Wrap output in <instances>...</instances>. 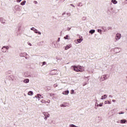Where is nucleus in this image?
Here are the masks:
<instances>
[{"label":"nucleus","mask_w":127,"mask_h":127,"mask_svg":"<svg viewBox=\"0 0 127 127\" xmlns=\"http://www.w3.org/2000/svg\"><path fill=\"white\" fill-rule=\"evenodd\" d=\"M86 78H88V77H87Z\"/></svg>","instance_id":"obj_59"},{"label":"nucleus","mask_w":127,"mask_h":127,"mask_svg":"<svg viewBox=\"0 0 127 127\" xmlns=\"http://www.w3.org/2000/svg\"><path fill=\"white\" fill-rule=\"evenodd\" d=\"M73 93H74V90H71V94H73Z\"/></svg>","instance_id":"obj_40"},{"label":"nucleus","mask_w":127,"mask_h":127,"mask_svg":"<svg viewBox=\"0 0 127 127\" xmlns=\"http://www.w3.org/2000/svg\"><path fill=\"white\" fill-rule=\"evenodd\" d=\"M70 29H71V28H69V27L67 28L68 31H69Z\"/></svg>","instance_id":"obj_43"},{"label":"nucleus","mask_w":127,"mask_h":127,"mask_svg":"<svg viewBox=\"0 0 127 127\" xmlns=\"http://www.w3.org/2000/svg\"><path fill=\"white\" fill-rule=\"evenodd\" d=\"M105 104H108L109 105H110L111 102L110 101H105Z\"/></svg>","instance_id":"obj_25"},{"label":"nucleus","mask_w":127,"mask_h":127,"mask_svg":"<svg viewBox=\"0 0 127 127\" xmlns=\"http://www.w3.org/2000/svg\"><path fill=\"white\" fill-rule=\"evenodd\" d=\"M35 29V28L34 27H32V28H31V30H33V31H34Z\"/></svg>","instance_id":"obj_35"},{"label":"nucleus","mask_w":127,"mask_h":127,"mask_svg":"<svg viewBox=\"0 0 127 127\" xmlns=\"http://www.w3.org/2000/svg\"><path fill=\"white\" fill-rule=\"evenodd\" d=\"M41 102H42V103H45V101H44V100H42Z\"/></svg>","instance_id":"obj_49"},{"label":"nucleus","mask_w":127,"mask_h":127,"mask_svg":"<svg viewBox=\"0 0 127 127\" xmlns=\"http://www.w3.org/2000/svg\"><path fill=\"white\" fill-rule=\"evenodd\" d=\"M82 19H83V20H86V17H83Z\"/></svg>","instance_id":"obj_37"},{"label":"nucleus","mask_w":127,"mask_h":127,"mask_svg":"<svg viewBox=\"0 0 127 127\" xmlns=\"http://www.w3.org/2000/svg\"><path fill=\"white\" fill-rule=\"evenodd\" d=\"M24 55H27L26 53H20V57H24Z\"/></svg>","instance_id":"obj_10"},{"label":"nucleus","mask_w":127,"mask_h":127,"mask_svg":"<svg viewBox=\"0 0 127 127\" xmlns=\"http://www.w3.org/2000/svg\"><path fill=\"white\" fill-rule=\"evenodd\" d=\"M43 65H46V63L45 62H43V65L42 66H43Z\"/></svg>","instance_id":"obj_32"},{"label":"nucleus","mask_w":127,"mask_h":127,"mask_svg":"<svg viewBox=\"0 0 127 127\" xmlns=\"http://www.w3.org/2000/svg\"><path fill=\"white\" fill-rule=\"evenodd\" d=\"M86 85H87V82L83 83V86H86Z\"/></svg>","instance_id":"obj_36"},{"label":"nucleus","mask_w":127,"mask_h":127,"mask_svg":"<svg viewBox=\"0 0 127 127\" xmlns=\"http://www.w3.org/2000/svg\"><path fill=\"white\" fill-rule=\"evenodd\" d=\"M34 2L35 3V4H37V3H38V2H37V1H34Z\"/></svg>","instance_id":"obj_34"},{"label":"nucleus","mask_w":127,"mask_h":127,"mask_svg":"<svg viewBox=\"0 0 127 127\" xmlns=\"http://www.w3.org/2000/svg\"><path fill=\"white\" fill-rule=\"evenodd\" d=\"M120 49H121V48L116 47V48H115L114 50L116 52V53H120V52H121V51L120 50Z\"/></svg>","instance_id":"obj_6"},{"label":"nucleus","mask_w":127,"mask_h":127,"mask_svg":"<svg viewBox=\"0 0 127 127\" xmlns=\"http://www.w3.org/2000/svg\"><path fill=\"white\" fill-rule=\"evenodd\" d=\"M28 45H30V46H31V43H28Z\"/></svg>","instance_id":"obj_48"},{"label":"nucleus","mask_w":127,"mask_h":127,"mask_svg":"<svg viewBox=\"0 0 127 127\" xmlns=\"http://www.w3.org/2000/svg\"><path fill=\"white\" fill-rule=\"evenodd\" d=\"M112 102H113V103H116V100H113Z\"/></svg>","instance_id":"obj_44"},{"label":"nucleus","mask_w":127,"mask_h":127,"mask_svg":"<svg viewBox=\"0 0 127 127\" xmlns=\"http://www.w3.org/2000/svg\"><path fill=\"white\" fill-rule=\"evenodd\" d=\"M71 47H72V45L68 44L65 47V50H68V49H69V48H71Z\"/></svg>","instance_id":"obj_5"},{"label":"nucleus","mask_w":127,"mask_h":127,"mask_svg":"<svg viewBox=\"0 0 127 127\" xmlns=\"http://www.w3.org/2000/svg\"><path fill=\"white\" fill-rule=\"evenodd\" d=\"M69 94V90L64 91L63 92V95H68Z\"/></svg>","instance_id":"obj_13"},{"label":"nucleus","mask_w":127,"mask_h":127,"mask_svg":"<svg viewBox=\"0 0 127 127\" xmlns=\"http://www.w3.org/2000/svg\"><path fill=\"white\" fill-rule=\"evenodd\" d=\"M1 52H3V53H5V52H6V49L5 48V46L1 48Z\"/></svg>","instance_id":"obj_7"},{"label":"nucleus","mask_w":127,"mask_h":127,"mask_svg":"<svg viewBox=\"0 0 127 127\" xmlns=\"http://www.w3.org/2000/svg\"><path fill=\"white\" fill-rule=\"evenodd\" d=\"M59 41H60V38H59L58 40V42H59Z\"/></svg>","instance_id":"obj_45"},{"label":"nucleus","mask_w":127,"mask_h":127,"mask_svg":"<svg viewBox=\"0 0 127 127\" xmlns=\"http://www.w3.org/2000/svg\"><path fill=\"white\" fill-rule=\"evenodd\" d=\"M26 2V0H24L22 2H21L20 4L21 5H24Z\"/></svg>","instance_id":"obj_20"},{"label":"nucleus","mask_w":127,"mask_h":127,"mask_svg":"<svg viewBox=\"0 0 127 127\" xmlns=\"http://www.w3.org/2000/svg\"><path fill=\"white\" fill-rule=\"evenodd\" d=\"M66 15H68V16H71V13H67Z\"/></svg>","instance_id":"obj_30"},{"label":"nucleus","mask_w":127,"mask_h":127,"mask_svg":"<svg viewBox=\"0 0 127 127\" xmlns=\"http://www.w3.org/2000/svg\"><path fill=\"white\" fill-rule=\"evenodd\" d=\"M43 114L44 115L45 117H46V118H49V117H50V115L48 114V113L43 112Z\"/></svg>","instance_id":"obj_8"},{"label":"nucleus","mask_w":127,"mask_h":127,"mask_svg":"<svg viewBox=\"0 0 127 127\" xmlns=\"http://www.w3.org/2000/svg\"><path fill=\"white\" fill-rule=\"evenodd\" d=\"M50 96H54V94L51 93V94H50Z\"/></svg>","instance_id":"obj_46"},{"label":"nucleus","mask_w":127,"mask_h":127,"mask_svg":"<svg viewBox=\"0 0 127 127\" xmlns=\"http://www.w3.org/2000/svg\"><path fill=\"white\" fill-rule=\"evenodd\" d=\"M14 9L16 10V11H20V6L16 5L14 7Z\"/></svg>","instance_id":"obj_3"},{"label":"nucleus","mask_w":127,"mask_h":127,"mask_svg":"<svg viewBox=\"0 0 127 127\" xmlns=\"http://www.w3.org/2000/svg\"><path fill=\"white\" fill-rule=\"evenodd\" d=\"M121 34L120 33H117L116 35V37L115 39H116V40H120V39H121Z\"/></svg>","instance_id":"obj_4"},{"label":"nucleus","mask_w":127,"mask_h":127,"mask_svg":"<svg viewBox=\"0 0 127 127\" xmlns=\"http://www.w3.org/2000/svg\"><path fill=\"white\" fill-rule=\"evenodd\" d=\"M28 95L29 96H32V95H33V92H32V91H30L28 92Z\"/></svg>","instance_id":"obj_16"},{"label":"nucleus","mask_w":127,"mask_h":127,"mask_svg":"<svg viewBox=\"0 0 127 127\" xmlns=\"http://www.w3.org/2000/svg\"><path fill=\"white\" fill-rule=\"evenodd\" d=\"M34 31L35 32V33H38V34L41 35V32H38V30H37V29H35L34 30Z\"/></svg>","instance_id":"obj_14"},{"label":"nucleus","mask_w":127,"mask_h":127,"mask_svg":"<svg viewBox=\"0 0 127 127\" xmlns=\"http://www.w3.org/2000/svg\"><path fill=\"white\" fill-rule=\"evenodd\" d=\"M79 38L80 39H78L77 40V41L78 43H81V42L83 41V39H82V37H79Z\"/></svg>","instance_id":"obj_9"},{"label":"nucleus","mask_w":127,"mask_h":127,"mask_svg":"<svg viewBox=\"0 0 127 127\" xmlns=\"http://www.w3.org/2000/svg\"><path fill=\"white\" fill-rule=\"evenodd\" d=\"M48 103H50V100H49L48 101Z\"/></svg>","instance_id":"obj_52"},{"label":"nucleus","mask_w":127,"mask_h":127,"mask_svg":"<svg viewBox=\"0 0 127 127\" xmlns=\"http://www.w3.org/2000/svg\"><path fill=\"white\" fill-rule=\"evenodd\" d=\"M1 61V58H0V61Z\"/></svg>","instance_id":"obj_56"},{"label":"nucleus","mask_w":127,"mask_h":127,"mask_svg":"<svg viewBox=\"0 0 127 127\" xmlns=\"http://www.w3.org/2000/svg\"><path fill=\"white\" fill-rule=\"evenodd\" d=\"M70 5L71 6H73V7H75V6L73 4H70Z\"/></svg>","instance_id":"obj_42"},{"label":"nucleus","mask_w":127,"mask_h":127,"mask_svg":"<svg viewBox=\"0 0 127 127\" xmlns=\"http://www.w3.org/2000/svg\"><path fill=\"white\" fill-rule=\"evenodd\" d=\"M45 121H46L47 120V117H46V116H45Z\"/></svg>","instance_id":"obj_47"},{"label":"nucleus","mask_w":127,"mask_h":127,"mask_svg":"<svg viewBox=\"0 0 127 127\" xmlns=\"http://www.w3.org/2000/svg\"><path fill=\"white\" fill-rule=\"evenodd\" d=\"M109 98H113V96L112 95H109Z\"/></svg>","instance_id":"obj_50"},{"label":"nucleus","mask_w":127,"mask_h":127,"mask_svg":"<svg viewBox=\"0 0 127 127\" xmlns=\"http://www.w3.org/2000/svg\"><path fill=\"white\" fill-rule=\"evenodd\" d=\"M26 74H27V73H25V77H28V76L26 75Z\"/></svg>","instance_id":"obj_51"},{"label":"nucleus","mask_w":127,"mask_h":127,"mask_svg":"<svg viewBox=\"0 0 127 127\" xmlns=\"http://www.w3.org/2000/svg\"><path fill=\"white\" fill-rule=\"evenodd\" d=\"M61 107H66V105H65V104H62V105H61Z\"/></svg>","instance_id":"obj_31"},{"label":"nucleus","mask_w":127,"mask_h":127,"mask_svg":"<svg viewBox=\"0 0 127 127\" xmlns=\"http://www.w3.org/2000/svg\"><path fill=\"white\" fill-rule=\"evenodd\" d=\"M78 69H79V70H81V68H82L81 66H78Z\"/></svg>","instance_id":"obj_39"},{"label":"nucleus","mask_w":127,"mask_h":127,"mask_svg":"<svg viewBox=\"0 0 127 127\" xmlns=\"http://www.w3.org/2000/svg\"><path fill=\"white\" fill-rule=\"evenodd\" d=\"M82 5H82V3H79L78 6H82Z\"/></svg>","instance_id":"obj_33"},{"label":"nucleus","mask_w":127,"mask_h":127,"mask_svg":"<svg viewBox=\"0 0 127 127\" xmlns=\"http://www.w3.org/2000/svg\"><path fill=\"white\" fill-rule=\"evenodd\" d=\"M58 84L57 83L54 84V88H56V87H58Z\"/></svg>","instance_id":"obj_27"},{"label":"nucleus","mask_w":127,"mask_h":127,"mask_svg":"<svg viewBox=\"0 0 127 127\" xmlns=\"http://www.w3.org/2000/svg\"><path fill=\"white\" fill-rule=\"evenodd\" d=\"M95 109H96V110H97V109H98V108H97V107H95Z\"/></svg>","instance_id":"obj_55"},{"label":"nucleus","mask_w":127,"mask_h":127,"mask_svg":"<svg viewBox=\"0 0 127 127\" xmlns=\"http://www.w3.org/2000/svg\"><path fill=\"white\" fill-rule=\"evenodd\" d=\"M126 3H127V0H126Z\"/></svg>","instance_id":"obj_57"},{"label":"nucleus","mask_w":127,"mask_h":127,"mask_svg":"<svg viewBox=\"0 0 127 127\" xmlns=\"http://www.w3.org/2000/svg\"><path fill=\"white\" fill-rule=\"evenodd\" d=\"M111 2H112L114 4H117V3H118V1L116 0H112Z\"/></svg>","instance_id":"obj_17"},{"label":"nucleus","mask_w":127,"mask_h":127,"mask_svg":"<svg viewBox=\"0 0 127 127\" xmlns=\"http://www.w3.org/2000/svg\"><path fill=\"white\" fill-rule=\"evenodd\" d=\"M127 122V120L123 119L120 121L121 124H126V122Z\"/></svg>","instance_id":"obj_11"},{"label":"nucleus","mask_w":127,"mask_h":127,"mask_svg":"<svg viewBox=\"0 0 127 127\" xmlns=\"http://www.w3.org/2000/svg\"><path fill=\"white\" fill-rule=\"evenodd\" d=\"M89 33L91 34H93V33H95V30H91L89 31Z\"/></svg>","instance_id":"obj_21"},{"label":"nucleus","mask_w":127,"mask_h":127,"mask_svg":"<svg viewBox=\"0 0 127 127\" xmlns=\"http://www.w3.org/2000/svg\"><path fill=\"white\" fill-rule=\"evenodd\" d=\"M24 83H29V79H25V80H24L23 81Z\"/></svg>","instance_id":"obj_19"},{"label":"nucleus","mask_w":127,"mask_h":127,"mask_svg":"<svg viewBox=\"0 0 127 127\" xmlns=\"http://www.w3.org/2000/svg\"><path fill=\"white\" fill-rule=\"evenodd\" d=\"M73 69L74 70V71H76V72H82L83 70L82 69H79L78 68V66H73Z\"/></svg>","instance_id":"obj_2"},{"label":"nucleus","mask_w":127,"mask_h":127,"mask_svg":"<svg viewBox=\"0 0 127 127\" xmlns=\"http://www.w3.org/2000/svg\"><path fill=\"white\" fill-rule=\"evenodd\" d=\"M22 0H17V2H20Z\"/></svg>","instance_id":"obj_38"},{"label":"nucleus","mask_w":127,"mask_h":127,"mask_svg":"<svg viewBox=\"0 0 127 127\" xmlns=\"http://www.w3.org/2000/svg\"><path fill=\"white\" fill-rule=\"evenodd\" d=\"M0 22H1V23H3V24L5 23V21L3 20V18H0Z\"/></svg>","instance_id":"obj_12"},{"label":"nucleus","mask_w":127,"mask_h":127,"mask_svg":"<svg viewBox=\"0 0 127 127\" xmlns=\"http://www.w3.org/2000/svg\"><path fill=\"white\" fill-rule=\"evenodd\" d=\"M119 115H124V114H125L124 112H120L119 113H118Z\"/></svg>","instance_id":"obj_26"},{"label":"nucleus","mask_w":127,"mask_h":127,"mask_svg":"<svg viewBox=\"0 0 127 127\" xmlns=\"http://www.w3.org/2000/svg\"><path fill=\"white\" fill-rule=\"evenodd\" d=\"M41 43H43V42H40V44H41Z\"/></svg>","instance_id":"obj_54"},{"label":"nucleus","mask_w":127,"mask_h":127,"mask_svg":"<svg viewBox=\"0 0 127 127\" xmlns=\"http://www.w3.org/2000/svg\"><path fill=\"white\" fill-rule=\"evenodd\" d=\"M103 107V103H101L100 104H97V107Z\"/></svg>","instance_id":"obj_28"},{"label":"nucleus","mask_w":127,"mask_h":127,"mask_svg":"<svg viewBox=\"0 0 127 127\" xmlns=\"http://www.w3.org/2000/svg\"><path fill=\"white\" fill-rule=\"evenodd\" d=\"M107 97H108V96L105 94L104 96H102V97L101 98V100H104V99L107 98Z\"/></svg>","instance_id":"obj_15"},{"label":"nucleus","mask_w":127,"mask_h":127,"mask_svg":"<svg viewBox=\"0 0 127 127\" xmlns=\"http://www.w3.org/2000/svg\"><path fill=\"white\" fill-rule=\"evenodd\" d=\"M69 37V36H68V35H66V36H65L64 37V39H69V38H68Z\"/></svg>","instance_id":"obj_23"},{"label":"nucleus","mask_w":127,"mask_h":127,"mask_svg":"<svg viewBox=\"0 0 127 127\" xmlns=\"http://www.w3.org/2000/svg\"><path fill=\"white\" fill-rule=\"evenodd\" d=\"M64 14H65V12L63 13V15H64Z\"/></svg>","instance_id":"obj_53"},{"label":"nucleus","mask_w":127,"mask_h":127,"mask_svg":"<svg viewBox=\"0 0 127 127\" xmlns=\"http://www.w3.org/2000/svg\"><path fill=\"white\" fill-rule=\"evenodd\" d=\"M5 48L6 49V51H7L8 49H9V47H8V46H5Z\"/></svg>","instance_id":"obj_29"},{"label":"nucleus","mask_w":127,"mask_h":127,"mask_svg":"<svg viewBox=\"0 0 127 127\" xmlns=\"http://www.w3.org/2000/svg\"><path fill=\"white\" fill-rule=\"evenodd\" d=\"M69 127H77V126H76L75 125H73V124H70V125H69Z\"/></svg>","instance_id":"obj_22"},{"label":"nucleus","mask_w":127,"mask_h":127,"mask_svg":"<svg viewBox=\"0 0 127 127\" xmlns=\"http://www.w3.org/2000/svg\"><path fill=\"white\" fill-rule=\"evenodd\" d=\"M41 97V95L40 94H37L35 96V98H37V99H40V97Z\"/></svg>","instance_id":"obj_18"},{"label":"nucleus","mask_w":127,"mask_h":127,"mask_svg":"<svg viewBox=\"0 0 127 127\" xmlns=\"http://www.w3.org/2000/svg\"><path fill=\"white\" fill-rule=\"evenodd\" d=\"M108 30H110V29H112V27H109L108 28Z\"/></svg>","instance_id":"obj_41"},{"label":"nucleus","mask_w":127,"mask_h":127,"mask_svg":"<svg viewBox=\"0 0 127 127\" xmlns=\"http://www.w3.org/2000/svg\"><path fill=\"white\" fill-rule=\"evenodd\" d=\"M98 32H99V33H100L101 34H102V30L101 29H98L97 30Z\"/></svg>","instance_id":"obj_24"},{"label":"nucleus","mask_w":127,"mask_h":127,"mask_svg":"<svg viewBox=\"0 0 127 127\" xmlns=\"http://www.w3.org/2000/svg\"><path fill=\"white\" fill-rule=\"evenodd\" d=\"M107 79H108V76H107V74H105L101 76L100 78V82H103V81H105V80H107Z\"/></svg>","instance_id":"obj_1"},{"label":"nucleus","mask_w":127,"mask_h":127,"mask_svg":"<svg viewBox=\"0 0 127 127\" xmlns=\"http://www.w3.org/2000/svg\"><path fill=\"white\" fill-rule=\"evenodd\" d=\"M111 10H113V8H111Z\"/></svg>","instance_id":"obj_58"}]
</instances>
